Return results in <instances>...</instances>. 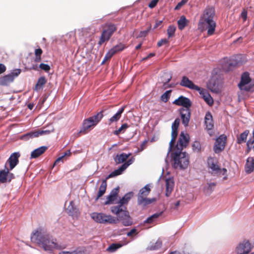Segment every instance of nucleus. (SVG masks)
<instances>
[{"mask_svg":"<svg viewBox=\"0 0 254 254\" xmlns=\"http://www.w3.org/2000/svg\"><path fill=\"white\" fill-rule=\"evenodd\" d=\"M31 240L46 251L51 252L54 249L61 250L64 248L57 243L56 240L51 239L50 235L42 228H38L32 233Z\"/></svg>","mask_w":254,"mask_h":254,"instance_id":"1","label":"nucleus"},{"mask_svg":"<svg viewBox=\"0 0 254 254\" xmlns=\"http://www.w3.org/2000/svg\"><path fill=\"white\" fill-rule=\"evenodd\" d=\"M111 212L117 216L116 219L125 226H129L132 224L131 217L129 215V212L127 210V207L124 209L120 208V206H112L111 208Z\"/></svg>","mask_w":254,"mask_h":254,"instance_id":"2","label":"nucleus"},{"mask_svg":"<svg viewBox=\"0 0 254 254\" xmlns=\"http://www.w3.org/2000/svg\"><path fill=\"white\" fill-rule=\"evenodd\" d=\"M103 111L98 112L97 114L85 119L82 123L79 133L85 134L88 132L93 127L96 126L103 117Z\"/></svg>","mask_w":254,"mask_h":254,"instance_id":"3","label":"nucleus"},{"mask_svg":"<svg viewBox=\"0 0 254 254\" xmlns=\"http://www.w3.org/2000/svg\"><path fill=\"white\" fill-rule=\"evenodd\" d=\"M103 30L98 44L101 46L104 43L108 41L117 30V25L111 22L105 23L102 27Z\"/></svg>","mask_w":254,"mask_h":254,"instance_id":"4","label":"nucleus"},{"mask_svg":"<svg viewBox=\"0 0 254 254\" xmlns=\"http://www.w3.org/2000/svg\"><path fill=\"white\" fill-rule=\"evenodd\" d=\"M173 160L175 168L186 169L189 164V158L185 152H182L180 151L179 152H175L173 154Z\"/></svg>","mask_w":254,"mask_h":254,"instance_id":"5","label":"nucleus"},{"mask_svg":"<svg viewBox=\"0 0 254 254\" xmlns=\"http://www.w3.org/2000/svg\"><path fill=\"white\" fill-rule=\"evenodd\" d=\"M150 190L148 185H146L140 189L137 196V203L139 205L145 206L156 201L155 198H147Z\"/></svg>","mask_w":254,"mask_h":254,"instance_id":"6","label":"nucleus"},{"mask_svg":"<svg viewBox=\"0 0 254 254\" xmlns=\"http://www.w3.org/2000/svg\"><path fill=\"white\" fill-rule=\"evenodd\" d=\"M91 218L96 222L102 224H116L117 220L111 215L103 213H93Z\"/></svg>","mask_w":254,"mask_h":254,"instance_id":"7","label":"nucleus"},{"mask_svg":"<svg viewBox=\"0 0 254 254\" xmlns=\"http://www.w3.org/2000/svg\"><path fill=\"white\" fill-rule=\"evenodd\" d=\"M215 15V8L212 6H207L203 10L200 16L199 23L213 20Z\"/></svg>","mask_w":254,"mask_h":254,"instance_id":"8","label":"nucleus"},{"mask_svg":"<svg viewBox=\"0 0 254 254\" xmlns=\"http://www.w3.org/2000/svg\"><path fill=\"white\" fill-rule=\"evenodd\" d=\"M254 248V246L249 240H244L240 243L236 248L237 254H248Z\"/></svg>","mask_w":254,"mask_h":254,"instance_id":"9","label":"nucleus"},{"mask_svg":"<svg viewBox=\"0 0 254 254\" xmlns=\"http://www.w3.org/2000/svg\"><path fill=\"white\" fill-rule=\"evenodd\" d=\"M251 81V78L248 72H245L242 73L241 77V80L238 84V87L241 90L246 91H250L252 88L251 85L246 86V85L250 83Z\"/></svg>","mask_w":254,"mask_h":254,"instance_id":"10","label":"nucleus"},{"mask_svg":"<svg viewBox=\"0 0 254 254\" xmlns=\"http://www.w3.org/2000/svg\"><path fill=\"white\" fill-rule=\"evenodd\" d=\"M21 72L20 69H16L10 74L0 77V85L7 86L12 82L15 77H17Z\"/></svg>","mask_w":254,"mask_h":254,"instance_id":"11","label":"nucleus"},{"mask_svg":"<svg viewBox=\"0 0 254 254\" xmlns=\"http://www.w3.org/2000/svg\"><path fill=\"white\" fill-rule=\"evenodd\" d=\"M216 25V22L214 20L201 23H198L199 28L201 31L207 30V35L209 36L212 35L214 33Z\"/></svg>","mask_w":254,"mask_h":254,"instance_id":"12","label":"nucleus"},{"mask_svg":"<svg viewBox=\"0 0 254 254\" xmlns=\"http://www.w3.org/2000/svg\"><path fill=\"white\" fill-rule=\"evenodd\" d=\"M226 140L227 137L224 134L220 135L219 137L216 139L213 149L215 153H219L224 149Z\"/></svg>","mask_w":254,"mask_h":254,"instance_id":"13","label":"nucleus"},{"mask_svg":"<svg viewBox=\"0 0 254 254\" xmlns=\"http://www.w3.org/2000/svg\"><path fill=\"white\" fill-rule=\"evenodd\" d=\"M207 164L209 168L211 170L212 174H220L221 169L218 165V161L213 157H209L207 159Z\"/></svg>","mask_w":254,"mask_h":254,"instance_id":"14","label":"nucleus"},{"mask_svg":"<svg viewBox=\"0 0 254 254\" xmlns=\"http://www.w3.org/2000/svg\"><path fill=\"white\" fill-rule=\"evenodd\" d=\"M190 137L188 134H185L182 132L180 134L179 140L178 141L176 147L179 151H182L184 148L186 147L189 144Z\"/></svg>","mask_w":254,"mask_h":254,"instance_id":"15","label":"nucleus"},{"mask_svg":"<svg viewBox=\"0 0 254 254\" xmlns=\"http://www.w3.org/2000/svg\"><path fill=\"white\" fill-rule=\"evenodd\" d=\"M20 154L19 152H14L11 154L9 158L7 160L5 164L4 167H7V165L8 164L9 165V168L8 169L10 171L12 170L18 163L19 158Z\"/></svg>","mask_w":254,"mask_h":254,"instance_id":"16","label":"nucleus"},{"mask_svg":"<svg viewBox=\"0 0 254 254\" xmlns=\"http://www.w3.org/2000/svg\"><path fill=\"white\" fill-rule=\"evenodd\" d=\"M14 178L13 174L10 173V170L6 168L2 170H0V183H6L10 182Z\"/></svg>","mask_w":254,"mask_h":254,"instance_id":"17","label":"nucleus"},{"mask_svg":"<svg viewBox=\"0 0 254 254\" xmlns=\"http://www.w3.org/2000/svg\"><path fill=\"white\" fill-rule=\"evenodd\" d=\"M182 124L185 127H188L190 119L191 111L190 108L185 109L182 108L179 110Z\"/></svg>","mask_w":254,"mask_h":254,"instance_id":"18","label":"nucleus"},{"mask_svg":"<svg viewBox=\"0 0 254 254\" xmlns=\"http://www.w3.org/2000/svg\"><path fill=\"white\" fill-rule=\"evenodd\" d=\"M173 103L177 106H183L185 109L190 108L192 105L190 99L184 96H180Z\"/></svg>","mask_w":254,"mask_h":254,"instance_id":"19","label":"nucleus"},{"mask_svg":"<svg viewBox=\"0 0 254 254\" xmlns=\"http://www.w3.org/2000/svg\"><path fill=\"white\" fill-rule=\"evenodd\" d=\"M180 85L182 86L187 87L192 90H195L196 91L200 90V87L195 85L193 82L190 80L186 76H183L182 77Z\"/></svg>","mask_w":254,"mask_h":254,"instance_id":"20","label":"nucleus"},{"mask_svg":"<svg viewBox=\"0 0 254 254\" xmlns=\"http://www.w3.org/2000/svg\"><path fill=\"white\" fill-rule=\"evenodd\" d=\"M119 189V187H117L111 190L110 194L107 197V200L104 202L105 205L113 203L117 200Z\"/></svg>","mask_w":254,"mask_h":254,"instance_id":"21","label":"nucleus"},{"mask_svg":"<svg viewBox=\"0 0 254 254\" xmlns=\"http://www.w3.org/2000/svg\"><path fill=\"white\" fill-rule=\"evenodd\" d=\"M66 212L67 214L71 216L72 217H78L80 215V212L75 207L74 203L73 201H71L69 204L66 208Z\"/></svg>","mask_w":254,"mask_h":254,"instance_id":"22","label":"nucleus"},{"mask_svg":"<svg viewBox=\"0 0 254 254\" xmlns=\"http://www.w3.org/2000/svg\"><path fill=\"white\" fill-rule=\"evenodd\" d=\"M197 91L208 105L211 106L213 104V99L206 89L200 87V90Z\"/></svg>","mask_w":254,"mask_h":254,"instance_id":"23","label":"nucleus"},{"mask_svg":"<svg viewBox=\"0 0 254 254\" xmlns=\"http://www.w3.org/2000/svg\"><path fill=\"white\" fill-rule=\"evenodd\" d=\"M131 155V153H129L128 154H126L125 153L118 154L114 157V159L117 164H120L121 163L124 164Z\"/></svg>","mask_w":254,"mask_h":254,"instance_id":"24","label":"nucleus"},{"mask_svg":"<svg viewBox=\"0 0 254 254\" xmlns=\"http://www.w3.org/2000/svg\"><path fill=\"white\" fill-rule=\"evenodd\" d=\"M166 183V190H165V195L167 197H169L173 190L174 187V181L173 178L166 179L165 180Z\"/></svg>","mask_w":254,"mask_h":254,"instance_id":"25","label":"nucleus"},{"mask_svg":"<svg viewBox=\"0 0 254 254\" xmlns=\"http://www.w3.org/2000/svg\"><path fill=\"white\" fill-rule=\"evenodd\" d=\"M132 196L133 193L132 192L126 193L122 198L120 200L119 205H116V206H120V208L124 209V208L126 207L124 206V205L127 204Z\"/></svg>","mask_w":254,"mask_h":254,"instance_id":"26","label":"nucleus"},{"mask_svg":"<svg viewBox=\"0 0 254 254\" xmlns=\"http://www.w3.org/2000/svg\"><path fill=\"white\" fill-rule=\"evenodd\" d=\"M125 106H123L113 116L109 119V125H111L112 123L117 122L118 121H119L121 117L122 114L125 110Z\"/></svg>","mask_w":254,"mask_h":254,"instance_id":"27","label":"nucleus"},{"mask_svg":"<svg viewBox=\"0 0 254 254\" xmlns=\"http://www.w3.org/2000/svg\"><path fill=\"white\" fill-rule=\"evenodd\" d=\"M205 124L208 130L211 129L213 127L212 116L210 112H207L205 116Z\"/></svg>","mask_w":254,"mask_h":254,"instance_id":"28","label":"nucleus"},{"mask_svg":"<svg viewBox=\"0 0 254 254\" xmlns=\"http://www.w3.org/2000/svg\"><path fill=\"white\" fill-rule=\"evenodd\" d=\"M46 146H41L33 150L31 153V158H36L43 154L47 149Z\"/></svg>","mask_w":254,"mask_h":254,"instance_id":"29","label":"nucleus"},{"mask_svg":"<svg viewBox=\"0 0 254 254\" xmlns=\"http://www.w3.org/2000/svg\"><path fill=\"white\" fill-rule=\"evenodd\" d=\"M246 171L248 173H251L254 170V159L252 157H249L247 159L246 164Z\"/></svg>","mask_w":254,"mask_h":254,"instance_id":"30","label":"nucleus"},{"mask_svg":"<svg viewBox=\"0 0 254 254\" xmlns=\"http://www.w3.org/2000/svg\"><path fill=\"white\" fill-rule=\"evenodd\" d=\"M126 169L125 166L122 164L118 169L114 170L111 172L106 178V179H108L110 178H112L122 174V173Z\"/></svg>","mask_w":254,"mask_h":254,"instance_id":"31","label":"nucleus"},{"mask_svg":"<svg viewBox=\"0 0 254 254\" xmlns=\"http://www.w3.org/2000/svg\"><path fill=\"white\" fill-rule=\"evenodd\" d=\"M189 20L187 19L184 15L180 17L179 20L177 21L178 28L180 30H182L188 25Z\"/></svg>","mask_w":254,"mask_h":254,"instance_id":"32","label":"nucleus"},{"mask_svg":"<svg viewBox=\"0 0 254 254\" xmlns=\"http://www.w3.org/2000/svg\"><path fill=\"white\" fill-rule=\"evenodd\" d=\"M249 133V131L248 130H246L243 133H241L239 136H237V143L240 144L245 142Z\"/></svg>","mask_w":254,"mask_h":254,"instance_id":"33","label":"nucleus"},{"mask_svg":"<svg viewBox=\"0 0 254 254\" xmlns=\"http://www.w3.org/2000/svg\"><path fill=\"white\" fill-rule=\"evenodd\" d=\"M125 45L123 44L120 43L119 44L114 46L112 49H111L109 51L114 56L115 54L118 52H120L124 50L125 48Z\"/></svg>","mask_w":254,"mask_h":254,"instance_id":"34","label":"nucleus"},{"mask_svg":"<svg viewBox=\"0 0 254 254\" xmlns=\"http://www.w3.org/2000/svg\"><path fill=\"white\" fill-rule=\"evenodd\" d=\"M47 80L44 76L40 77L35 85V88L36 90H38L40 89H42L43 86L46 84Z\"/></svg>","mask_w":254,"mask_h":254,"instance_id":"35","label":"nucleus"},{"mask_svg":"<svg viewBox=\"0 0 254 254\" xmlns=\"http://www.w3.org/2000/svg\"><path fill=\"white\" fill-rule=\"evenodd\" d=\"M43 53V51L41 48L36 49L35 50V59L34 62L36 63H39L41 61V55Z\"/></svg>","mask_w":254,"mask_h":254,"instance_id":"36","label":"nucleus"},{"mask_svg":"<svg viewBox=\"0 0 254 254\" xmlns=\"http://www.w3.org/2000/svg\"><path fill=\"white\" fill-rule=\"evenodd\" d=\"M162 212L155 213L149 217L145 221V223L152 224L155 220L161 215Z\"/></svg>","mask_w":254,"mask_h":254,"instance_id":"37","label":"nucleus"},{"mask_svg":"<svg viewBox=\"0 0 254 254\" xmlns=\"http://www.w3.org/2000/svg\"><path fill=\"white\" fill-rule=\"evenodd\" d=\"M128 127H129V126L127 123L124 124L118 129L115 130L113 133L115 135H118L121 133H124Z\"/></svg>","mask_w":254,"mask_h":254,"instance_id":"38","label":"nucleus"},{"mask_svg":"<svg viewBox=\"0 0 254 254\" xmlns=\"http://www.w3.org/2000/svg\"><path fill=\"white\" fill-rule=\"evenodd\" d=\"M176 28L174 25H170L167 29V34L168 38H172L174 36Z\"/></svg>","mask_w":254,"mask_h":254,"instance_id":"39","label":"nucleus"},{"mask_svg":"<svg viewBox=\"0 0 254 254\" xmlns=\"http://www.w3.org/2000/svg\"><path fill=\"white\" fill-rule=\"evenodd\" d=\"M172 90L166 91L164 94H163L161 97V99L164 102H167L170 98V93Z\"/></svg>","mask_w":254,"mask_h":254,"instance_id":"40","label":"nucleus"},{"mask_svg":"<svg viewBox=\"0 0 254 254\" xmlns=\"http://www.w3.org/2000/svg\"><path fill=\"white\" fill-rule=\"evenodd\" d=\"M121 247L122 245L119 244H112L107 248V251L110 252H113Z\"/></svg>","mask_w":254,"mask_h":254,"instance_id":"41","label":"nucleus"},{"mask_svg":"<svg viewBox=\"0 0 254 254\" xmlns=\"http://www.w3.org/2000/svg\"><path fill=\"white\" fill-rule=\"evenodd\" d=\"M208 88L212 91L216 89V83L215 80L213 79L210 80L207 84Z\"/></svg>","mask_w":254,"mask_h":254,"instance_id":"42","label":"nucleus"},{"mask_svg":"<svg viewBox=\"0 0 254 254\" xmlns=\"http://www.w3.org/2000/svg\"><path fill=\"white\" fill-rule=\"evenodd\" d=\"M192 149L194 151L199 152L201 150V145L199 142L194 141L192 145Z\"/></svg>","mask_w":254,"mask_h":254,"instance_id":"43","label":"nucleus"},{"mask_svg":"<svg viewBox=\"0 0 254 254\" xmlns=\"http://www.w3.org/2000/svg\"><path fill=\"white\" fill-rule=\"evenodd\" d=\"M107 179H106L102 181L101 184L99 187V190L106 192L107 186Z\"/></svg>","mask_w":254,"mask_h":254,"instance_id":"44","label":"nucleus"},{"mask_svg":"<svg viewBox=\"0 0 254 254\" xmlns=\"http://www.w3.org/2000/svg\"><path fill=\"white\" fill-rule=\"evenodd\" d=\"M39 67L46 72H48L51 69L49 65L44 63L40 64L39 65Z\"/></svg>","mask_w":254,"mask_h":254,"instance_id":"45","label":"nucleus"},{"mask_svg":"<svg viewBox=\"0 0 254 254\" xmlns=\"http://www.w3.org/2000/svg\"><path fill=\"white\" fill-rule=\"evenodd\" d=\"M180 120L179 118L176 119L172 125V129L178 130L180 125Z\"/></svg>","mask_w":254,"mask_h":254,"instance_id":"46","label":"nucleus"},{"mask_svg":"<svg viewBox=\"0 0 254 254\" xmlns=\"http://www.w3.org/2000/svg\"><path fill=\"white\" fill-rule=\"evenodd\" d=\"M39 135H41L40 131L30 132L26 135V136H29L31 138L36 137Z\"/></svg>","mask_w":254,"mask_h":254,"instance_id":"47","label":"nucleus"},{"mask_svg":"<svg viewBox=\"0 0 254 254\" xmlns=\"http://www.w3.org/2000/svg\"><path fill=\"white\" fill-rule=\"evenodd\" d=\"M113 56L112 54L109 51V52L105 56L104 59L102 62V64H104L107 61L110 60V59Z\"/></svg>","mask_w":254,"mask_h":254,"instance_id":"48","label":"nucleus"},{"mask_svg":"<svg viewBox=\"0 0 254 254\" xmlns=\"http://www.w3.org/2000/svg\"><path fill=\"white\" fill-rule=\"evenodd\" d=\"M208 187L206 189V191L208 193H211L213 190L214 188L216 186V184L215 183H211L208 184Z\"/></svg>","mask_w":254,"mask_h":254,"instance_id":"49","label":"nucleus"},{"mask_svg":"<svg viewBox=\"0 0 254 254\" xmlns=\"http://www.w3.org/2000/svg\"><path fill=\"white\" fill-rule=\"evenodd\" d=\"M134 158L133 157H131L129 158L128 160H127V161L125 162L123 165L127 169L130 165H131L134 162Z\"/></svg>","mask_w":254,"mask_h":254,"instance_id":"50","label":"nucleus"},{"mask_svg":"<svg viewBox=\"0 0 254 254\" xmlns=\"http://www.w3.org/2000/svg\"><path fill=\"white\" fill-rule=\"evenodd\" d=\"M59 254H84L80 251H74L72 252L64 251V252H60Z\"/></svg>","mask_w":254,"mask_h":254,"instance_id":"51","label":"nucleus"},{"mask_svg":"<svg viewBox=\"0 0 254 254\" xmlns=\"http://www.w3.org/2000/svg\"><path fill=\"white\" fill-rule=\"evenodd\" d=\"M169 43V41L167 39H162L159 40L157 43V46L161 47L163 45L167 44Z\"/></svg>","mask_w":254,"mask_h":254,"instance_id":"52","label":"nucleus"},{"mask_svg":"<svg viewBox=\"0 0 254 254\" xmlns=\"http://www.w3.org/2000/svg\"><path fill=\"white\" fill-rule=\"evenodd\" d=\"M150 28H151V26L149 27V29H147V30L140 31L138 36L139 37H145L148 34V32L149 31Z\"/></svg>","mask_w":254,"mask_h":254,"instance_id":"53","label":"nucleus"},{"mask_svg":"<svg viewBox=\"0 0 254 254\" xmlns=\"http://www.w3.org/2000/svg\"><path fill=\"white\" fill-rule=\"evenodd\" d=\"M159 0H152L148 4V6L151 8H154L157 4Z\"/></svg>","mask_w":254,"mask_h":254,"instance_id":"54","label":"nucleus"},{"mask_svg":"<svg viewBox=\"0 0 254 254\" xmlns=\"http://www.w3.org/2000/svg\"><path fill=\"white\" fill-rule=\"evenodd\" d=\"M137 234V230L135 228H133L127 233V236L128 237H131L133 235H136Z\"/></svg>","mask_w":254,"mask_h":254,"instance_id":"55","label":"nucleus"},{"mask_svg":"<svg viewBox=\"0 0 254 254\" xmlns=\"http://www.w3.org/2000/svg\"><path fill=\"white\" fill-rule=\"evenodd\" d=\"M178 130L172 129L171 136L172 138L176 139L178 136Z\"/></svg>","mask_w":254,"mask_h":254,"instance_id":"56","label":"nucleus"},{"mask_svg":"<svg viewBox=\"0 0 254 254\" xmlns=\"http://www.w3.org/2000/svg\"><path fill=\"white\" fill-rule=\"evenodd\" d=\"M241 17L243 18L244 21H245L247 18V11L244 10L241 13Z\"/></svg>","mask_w":254,"mask_h":254,"instance_id":"57","label":"nucleus"},{"mask_svg":"<svg viewBox=\"0 0 254 254\" xmlns=\"http://www.w3.org/2000/svg\"><path fill=\"white\" fill-rule=\"evenodd\" d=\"M163 20H156L155 24L153 28L156 29L159 27H162V24Z\"/></svg>","mask_w":254,"mask_h":254,"instance_id":"58","label":"nucleus"},{"mask_svg":"<svg viewBox=\"0 0 254 254\" xmlns=\"http://www.w3.org/2000/svg\"><path fill=\"white\" fill-rule=\"evenodd\" d=\"M64 156H62L59 158H58L55 161V163H54V165H56L57 164H58L60 161H62V162H64Z\"/></svg>","mask_w":254,"mask_h":254,"instance_id":"59","label":"nucleus"},{"mask_svg":"<svg viewBox=\"0 0 254 254\" xmlns=\"http://www.w3.org/2000/svg\"><path fill=\"white\" fill-rule=\"evenodd\" d=\"M105 193L104 191H100L99 190L96 196V198H95V200H97L99 198H100L101 196H102Z\"/></svg>","mask_w":254,"mask_h":254,"instance_id":"60","label":"nucleus"},{"mask_svg":"<svg viewBox=\"0 0 254 254\" xmlns=\"http://www.w3.org/2000/svg\"><path fill=\"white\" fill-rule=\"evenodd\" d=\"M5 70V66L2 64H0V74L3 73Z\"/></svg>","mask_w":254,"mask_h":254,"instance_id":"61","label":"nucleus"},{"mask_svg":"<svg viewBox=\"0 0 254 254\" xmlns=\"http://www.w3.org/2000/svg\"><path fill=\"white\" fill-rule=\"evenodd\" d=\"M176 139H175V138H172L170 142V151L172 149V148L174 147V144L175 143V141H176Z\"/></svg>","mask_w":254,"mask_h":254,"instance_id":"62","label":"nucleus"},{"mask_svg":"<svg viewBox=\"0 0 254 254\" xmlns=\"http://www.w3.org/2000/svg\"><path fill=\"white\" fill-rule=\"evenodd\" d=\"M52 131H53V130L52 131L50 130H42L40 131L41 135L48 134L50 133Z\"/></svg>","mask_w":254,"mask_h":254,"instance_id":"63","label":"nucleus"},{"mask_svg":"<svg viewBox=\"0 0 254 254\" xmlns=\"http://www.w3.org/2000/svg\"><path fill=\"white\" fill-rule=\"evenodd\" d=\"M154 56H155V54L154 53H150L147 56H146V57L143 58L142 60L143 61H146V60H148V59H149L150 58L154 57Z\"/></svg>","mask_w":254,"mask_h":254,"instance_id":"64","label":"nucleus"}]
</instances>
